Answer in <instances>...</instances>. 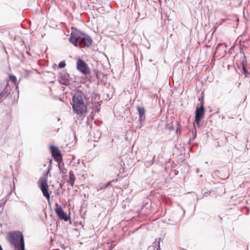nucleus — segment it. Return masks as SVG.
I'll return each mask as SVG.
<instances>
[{
	"mask_svg": "<svg viewBox=\"0 0 250 250\" xmlns=\"http://www.w3.org/2000/svg\"><path fill=\"white\" fill-rule=\"evenodd\" d=\"M216 29H217V27H214V31L213 32V33L216 30Z\"/></svg>",
	"mask_w": 250,
	"mask_h": 250,
	"instance_id": "f3484780",
	"label": "nucleus"
},
{
	"mask_svg": "<svg viewBox=\"0 0 250 250\" xmlns=\"http://www.w3.org/2000/svg\"><path fill=\"white\" fill-rule=\"evenodd\" d=\"M243 73L244 75H245L246 77L248 76V71H247L244 64H243Z\"/></svg>",
	"mask_w": 250,
	"mask_h": 250,
	"instance_id": "2eb2a0df",
	"label": "nucleus"
},
{
	"mask_svg": "<svg viewBox=\"0 0 250 250\" xmlns=\"http://www.w3.org/2000/svg\"><path fill=\"white\" fill-rule=\"evenodd\" d=\"M56 205L57 207L55 208V212L61 219L67 221L68 219L67 214L64 212L61 207H58L57 204Z\"/></svg>",
	"mask_w": 250,
	"mask_h": 250,
	"instance_id": "1a4fd4ad",
	"label": "nucleus"
},
{
	"mask_svg": "<svg viewBox=\"0 0 250 250\" xmlns=\"http://www.w3.org/2000/svg\"><path fill=\"white\" fill-rule=\"evenodd\" d=\"M73 112L79 116H85L87 113V104L83 99L81 92L77 91L72 98L71 103Z\"/></svg>",
	"mask_w": 250,
	"mask_h": 250,
	"instance_id": "f257e3e1",
	"label": "nucleus"
},
{
	"mask_svg": "<svg viewBox=\"0 0 250 250\" xmlns=\"http://www.w3.org/2000/svg\"><path fill=\"white\" fill-rule=\"evenodd\" d=\"M92 42V40L89 37L85 36L83 34V36L81 40H80V42H79L78 46L80 47L82 46L88 47L91 45Z\"/></svg>",
	"mask_w": 250,
	"mask_h": 250,
	"instance_id": "6e6552de",
	"label": "nucleus"
},
{
	"mask_svg": "<svg viewBox=\"0 0 250 250\" xmlns=\"http://www.w3.org/2000/svg\"><path fill=\"white\" fill-rule=\"evenodd\" d=\"M110 183H111V182H109V183H108V184H107V185L106 187H107V186H108V185H109L110 184Z\"/></svg>",
	"mask_w": 250,
	"mask_h": 250,
	"instance_id": "6ab92c4d",
	"label": "nucleus"
},
{
	"mask_svg": "<svg viewBox=\"0 0 250 250\" xmlns=\"http://www.w3.org/2000/svg\"><path fill=\"white\" fill-rule=\"evenodd\" d=\"M75 180V176L74 174L73 171H70L69 172V180L68 182V183L71 186V187H73Z\"/></svg>",
	"mask_w": 250,
	"mask_h": 250,
	"instance_id": "f8f14e48",
	"label": "nucleus"
},
{
	"mask_svg": "<svg viewBox=\"0 0 250 250\" xmlns=\"http://www.w3.org/2000/svg\"><path fill=\"white\" fill-rule=\"evenodd\" d=\"M83 36V34L82 32L76 30L73 31L71 34L70 41L75 46H78L79 42L81 40Z\"/></svg>",
	"mask_w": 250,
	"mask_h": 250,
	"instance_id": "423d86ee",
	"label": "nucleus"
},
{
	"mask_svg": "<svg viewBox=\"0 0 250 250\" xmlns=\"http://www.w3.org/2000/svg\"><path fill=\"white\" fill-rule=\"evenodd\" d=\"M9 77L10 80L13 83H14V84H16L17 83V78L15 75L10 74Z\"/></svg>",
	"mask_w": 250,
	"mask_h": 250,
	"instance_id": "ddd939ff",
	"label": "nucleus"
},
{
	"mask_svg": "<svg viewBox=\"0 0 250 250\" xmlns=\"http://www.w3.org/2000/svg\"><path fill=\"white\" fill-rule=\"evenodd\" d=\"M137 109L138 111V114L139 115V120L141 121H142L145 119V109L144 107H137Z\"/></svg>",
	"mask_w": 250,
	"mask_h": 250,
	"instance_id": "9b49d317",
	"label": "nucleus"
},
{
	"mask_svg": "<svg viewBox=\"0 0 250 250\" xmlns=\"http://www.w3.org/2000/svg\"><path fill=\"white\" fill-rule=\"evenodd\" d=\"M38 185L43 195L46 198L48 203H50L51 191H49L46 179L45 177H41L38 181Z\"/></svg>",
	"mask_w": 250,
	"mask_h": 250,
	"instance_id": "7ed1b4c3",
	"label": "nucleus"
},
{
	"mask_svg": "<svg viewBox=\"0 0 250 250\" xmlns=\"http://www.w3.org/2000/svg\"><path fill=\"white\" fill-rule=\"evenodd\" d=\"M202 98H199V101H200V105H201V104H202V102H203V106H204V93L202 92Z\"/></svg>",
	"mask_w": 250,
	"mask_h": 250,
	"instance_id": "dca6fc26",
	"label": "nucleus"
},
{
	"mask_svg": "<svg viewBox=\"0 0 250 250\" xmlns=\"http://www.w3.org/2000/svg\"><path fill=\"white\" fill-rule=\"evenodd\" d=\"M76 66L77 70L83 75H88L91 73L88 64L80 57L76 59Z\"/></svg>",
	"mask_w": 250,
	"mask_h": 250,
	"instance_id": "20e7f679",
	"label": "nucleus"
},
{
	"mask_svg": "<svg viewBox=\"0 0 250 250\" xmlns=\"http://www.w3.org/2000/svg\"><path fill=\"white\" fill-rule=\"evenodd\" d=\"M66 65V63L64 61L61 62L59 64V66L60 68H63L65 67Z\"/></svg>",
	"mask_w": 250,
	"mask_h": 250,
	"instance_id": "4468645a",
	"label": "nucleus"
},
{
	"mask_svg": "<svg viewBox=\"0 0 250 250\" xmlns=\"http://www.w3.org/2000/svg\"><path fill=\"white\" fill-rule=\"evenodd\" d=\"M8 83L6 84V86H8ZM9 92L6 87H5L3 90L0 93V103H1L8 96Z\"/></svg>",
	"mask_w": 250,
	"mask_h": 250,
	"instance_id": "9d476101",
	"label": "nucleus"
},
{
	"mask_svg": "<svg viewBox=\"0 0 250 250\" xmlns=\"http://www.w3.org/2000/svg\"><path fill=\"white\" fill-rule=\"evenodd\" d=\"M205 114V108L203 106V102L199 107H197L195 111V122L198 127L201 126L200 121Z\"/></svg>",
	"mask_w": 250,
	"mask_h": 250,
	"instance_id": "39448f33",
	"label": "nucleus"
},
{
	"mask_svg": "<svg viewBox=\"0 0 250 250\" xmlns=\"http://www.w3.org/2000/svg\"><path fill=\"white\" fill-rule=\"evenodd\" d=\"M96 77H97V78H98V74H96Z\"/></svg>",
	"mask_w": 250,
	"mask_h": 250,
	"instance_id": "aec40b11",
	"label": "nucleus"
},
{
	"mask_svg": "<svg viewBox=\"0 0 250 250\" xmlns=\"http://www.w3.org/2000/svg\"><path fill=\"white\" fill-rule=\"evenodd\" d=\"M221 45V43H219V44H218L217 46L216 49H217V48H218V47H219L220 45Z\"/></svg>",
	"mask_w": 250,
	"mask_h": 250,
	"instance_id": "a211bd4d",
	"label": "nucleus"
},
{
	"mask_svg": "<svg viewBox=\"0 0 250 250\" xmlns=\"http://www.w3.org/2000/svg\"><path fill=\"white\" fill-rule=\"evenodd\" d=\"M8 241L17 250H25L23 236L20 231L9 232L6 237Z\"/></svg>",
	"mask_w": 250,
	"mask_h": 250,
	"instance_id": "f03ea898",
	"label": "nucleus"
},
{
	"mask_svg": "<svg viewBox=\"0 0 250 250\" xmlns=\"http://www.w3.org/2000/svg\"><path fill=\"white\" fill-rule=\"evenodd\" d=\"M49 148L54 159L57 162H61L62 160V156L59 148L54 146H50Z\"/></svg>",
	"mask_w": 250,
	"mask_h": 250,
	"instance_id": "0eeeda50",
	"label": "nucleus"
}]
</instances>
